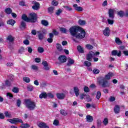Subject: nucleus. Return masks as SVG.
Masks as SVG:
<instances>
[{
    "mask_svg": "<svg viewBox=\"0 0 128 128\" xmlns=\"http://www.w3.org/2000/svg\"><path fill=\"white\" fill-rule=\"evenodd\" d=\"M103 124L104 126H106V124H108V118H105L103 120Z\"/></svg>",
    "mask_w": 128,
    "mask_h": 128,
    "instance_id": "47",
    "label": "nucleus"
},
{
    "mask_svg": "<svg viewBox=\"0 0 128 128\" xmlns=\"http://www.w3.org/2000/svg\"><path fill=\"white\" fill-rule=\"evenodd\" d=\"M5 12L7 14H10L12 12V8H6L5 9Z\"/></svg>",
    "mask_w": 128,
    "mask_h": 128,
    "instance_id": "29",
    "label": "nucleus"
},
{
    "mask_svg": "<svg viewBox=\"0 0 128 128\" xmlns=\"http://www.w3.org/2000/svg\"><path fill=\"white\" fill-rule=\"evenodd\" d=\"M28 52H29L30 54H32V47L30 46H28Z\"/></svg>",
    "mask_w": 128,
    "mask_h": 128,
    "instance_id": "59",
    "label": "nucleus"
},
{
    "mask_svg": "<svg viewBox=\"0 0 128 128\" xmlns=\"http://www.w3.org/2000/svg\"><path fill=\"white\" fill-rule=\"evenodd\" d=\"M112 76H114V74L112 72H109L105 76V78L101 77L98 78L97 80V82L102 88H108L110 84L107 80H110V78H112Z\"/></svg>",
    "mask_w": 128,
    "mask_h": 128,
    "instance_id": "2",
    "label": "nucleus"
},
{
    "mask_svg": "<svg viewBox=\"0 0 128 128\" xmlns=\"http://www.w3.org/2000/svg\"><path fill=\"white\" fill-rule=\"evenodd\" d=\"M38 52L40 54H42L44 52V49L42 47H38Z\"/></svg>",
    "mask_w": 128,
    "mask_h": 128,
    "instance_id": "33",
    "label": "nucleus"
},
{
    "mask_svg": "<svg viewBox=\"0 0 128 128\" xmlns=\"http://www.w3.org/2000/svg\"><path fill=\"white\" fill-rule=\"evenodd\" d=\"M52 6H56L58 4V2L56 0H53L52 2Z\"/></svg>",
    "mask_w": 128,
    "mask_h": 128,
    "instance_id": "57",
    "label": "nucleus"
},
{
    "mask_svg": "<svg viewBox=\"0 0 128 128\" xmlns=\"http://www.w3.org/2000/svg\"><path fill=\"white\" fill-rule=\"evenodd\" d=\"M12 92H14V94H18L20 92V89L18 87H14L12 89Z\"/></svg>",
    "mask_w": 128,
    "mask_h": 128,
    "instance_id": "30",
    "label": "nucleus"
},
{
    "mask_svg": "<svg viewBox=\"0 0 128 128\" xmlns=\"http://www.w3.org/2000/svg\"><path fill=\"white\" fill-rule=\"evenodd\" d=\"M86 48L88 50H92V48H94V46L90 44H87L86 45Z\"/></svg>",
    "mask_w": 128,
    "mask_h": 128,
    "instance_id": "50",
    "label": "nucleus"
},
{
    "mask_svg": "<svg viewBox=\"0 0 128 128\" xmlns=\"http://www.w3.org/2000/svg\"><path fill=\"white\" fill-rule=\"evenodd\" d=\"M27 90L30 92H32L34 90V86L32 85L29 84L28 86Z\"/></svg>",
    "mask_w": 128,
    "mask_h": 128,
    "instance_id": "35",
    "label": "nucleus"
},
{
    "mask_svg": "<svg viewBox=\"0 0 128 128\" xmlns=\"http://www.w3.org/2000/svg\"><path fill=\"white\" fill-rule=\"evenodd\" d=\"M5 84L6 86H10L12 85V84L10 83V82L8 80H6L5 81Z\"/></svg>",
    "mask_w": 128,
    "mask_h": 128,
    "instance_id": "43",
    "label": "nucleus"
},
{
    "mask_svg": "<svg viewBox=\"0 0 128 128\" xmlns=\"http://www.w3.org/2000/svg\"><path fill=\"white\" fill-rule=\"evenodd\" d=\"M32 69L34 70H38V66H36V65H32Z\"/></svg>",
    "mask_w": 128,
    "mask_h": 128,
    "instance_id": "55",
    "label": "nucleus"
},
{
    "mask_svg": "<svg viewBox=\"0 0 128 128\" xmlns=\"http://www.w3.org/2000/svg\"><path fill=\"white\" fill-rule=\"evenodd\" d=\"M47 42H49V44H52L54 42V39L52 38H48L47 39Z\"/></svg>",
    "mask_w": 128,
    "mask_h": 128,
    "instance_id": "60",
    "label": "nucleus"
},
{
    "mask_svg": "<svg viewBox=\"0 0 128 128\" xmlns=\"http://www.w3.org/2000/svg\"><path fill=\"white\" fill-rule=\"evenodd\" d=\"M110 30L108 27H106V28L103 30V34H104L105 36H110Z\"/></svg>",
    "mask_w": 128,
    "mask_h": 128,
    "instance_id": "9",
    "label": "nucleus"
},
{
    "mask_svg": "<svg viewBox=\"0 0 128 128\" xmlns=\"http://www.w3.org/2000/svg\"><path fill=\"white\" fill-rule=\"evenodd\" d=\"M122 53L124 54V56H128V50L122 51Z\"/></svg>",
    "mask_w": 128,
    "mask_h": 128,
    "instance_id": "64",
    "label": "nucleus"
},
{
    "mask_svg": "<svg viewBox=\"0 0 128 128\" xmlns=\"http://www.w3.org/2000/svg\"><path fill=\"white\" fill-rule=\"evenodd\" d=\"M22 20L26 22H31L32 24H34L38 21V14L35 12L30 13L29 14V18L26 14H23L22 16Z\"/></svg>",
    "mask_w": 128,
    "mask_h": 128,
    "instance_id": "3",
    "label": "nucleus"
},
{
    "mask_svg": "<svg viewBox=\"0 0 128 128\" xmlns=\"http://www.w3.org/2000/svg\"><path fill=\"white\" fill-rule=\"evenodd\" d=\"M60 30L62 32H63V34L66 33V29L64 28H60Z\"/></svg>",
    "mask_w": 128,
    "mask_h": 128,
    "instance_id": "51",
    "label": "nucleus"
},
{
    "mask_svg": "<svg viewBox=\"0 0 128 128\" xmlns=\"http://www.w3.org/2000/svg\"><path fill=\"white\" fill-rule=\"evenodd\" d=\"M24 102L26 108L30 110H34L36 108V102L32 101L30 98L24 99Z\"/></svg>",
    "mask_w": 128,
    "mask_h": 128,
    "instance_id": "5",
    "label": "nucleus"
},
{
    "mask_svg": "<svg viewBox=\"0 0 128 128\" xmlns=\"http://www.w3.org/2000/svg\"><path fill=\"white\" fill-rule=\"evenodd\" d=\"M41 24H42V26H48V20H41Z\"/></svg>",
    "mask_w": 128,
    "mask_h": 128,
    "instance_id": "28",
    "label": "nucleus"
},
{
    "mask_svg": "<svg viewBox=\"0 0 128 128\" xmlns=\"http://www.w3.org/2000/svg\"><path fill=\"white\" fill-rule=\"evenodd\" d=\"M73 6L75 10H77V12H82L84 10V8L80 6H78V4H74Z\"/></svg>",
    "mask_w": 128,
    "mask_h": 128,
    "instance_id": "13",
    "label": "nucleus"
},
{
    "mask_svg": "<svg viewBox=\"0 0 128 128\" xmlns=\"http://www.w3.org/2000/svg\"><path fill=\"white\" fill-rule=\"evenodd\" d=\"M118 14L120 16V18H124V12L122 10H120L118 12Z\"/></svg>",
    "mask_w": 128,
    "mask_h": 128,
    "instance_id": "37",
    "label": "nucleus"
},
{
    "mask_svg": "<svg viewBox=\"0 0 128 128\" xmlns=\"http://www.w3.org/2000/svg\"><path fill=\"white\" fill-rule=\"evenodd\" d=\"M39 98L41 100H42V98H48V94L45 92H44L39 95Z\"/></svg>",
    "mask_w": 128,
    "mask_h": 128,
    "instance_id": "14",
    "label": "nucleus"
},
{
    "mask_svg": "<svg viewBox=\"0 0 128 128\" xmlns=\"http://www.w3.org/2000/svg\"><path fill=\"white\" fill-rule=\"evenodd\" d=\"M37 126L40 128H44L47 125L44 122H37Z\"/></svg>",
    "mask_w": 128,
    "mask_h": 128,
    "instance_id": "15",
    "label": "nucleus"
},
{
    "mask_svg": "<svg viewBox=\"0 0 128 128\" xmlns=\"http://www.w3.org/2000/svg\"><path fill=\"white\" fill-rule=\"evenodd\" d=\"M120 108L118 105H116L114 107V112L115 114H120Z\"/></svg>",
    "mask_w": 128,
    "mask_h": 128,
    "instance_id": "18",
    "label": "nucleus"
},
{
    "mask_svg": "<svg viewBox=\"0 0 128 128\" xmlns=\"http://www.w3.org/2000/svg\"><path fill=\"white\" fill-rule=\"evenodd\" d=\"M53 124L56 126H58V124H60V121L56 119L54 120L53 122Z\"/></svg>",
    "mask_w": 128,
    "mask_h": 128,
    "instance_id": "40",
    "label": "nucleus"
},
{
    "mask_svg": "<svg viewBox=\"0 0 128 128\" xmlns=\"http://www.w3.org/2000/svg\"><path fill=\"white\" fill-rule=\"evenodd\" d=\"M24 52V47H20L19 50V53L22 54V52Z\"/></svg>",
    "mask_w": 128,
    "mask_h": 128,
    "instance_id": "54",
    "label": "nucleus"
},
{
    "mask_svg": "<svg viewBox=\"0 0 128 128\" xmlns=\"http://www.w3.org/2000/svg\"><path fill=\"white\" fill-rule=\"evenodd\" d=\"M6 40L10 42H12L14 40V38L12 35H9L8 36Z\"/></svg>",
    "mask_w": 128,
    "mask_h": 128,
    "instance_id": "27",
    "label": "nucleus"
},
{
    "mask_svg": "<svg viewBox=\"0 0 128 128\" xmlns=\"http://www.w3.org/2000/svg\"><path fill=\"white\" fill-rule=\"evenodd\" d=\"M56 96L58 100H64L66 97V95L64 93H57Z\"/></svg>",
    "mask_w": 128,
    "mask_h": 128,
    "instance_id": "12",
    "label": "nucleus"
},
{
    "mask_svg": "<svg viewBox=\"0 0 128 128\" xmlns=\"http://www.w3.org/2000/svg\"><path fill=\"white\" fill-rule=\"evenodd\" d=\"M16 104L18 108H20V104H22V101L20 100V99L17 100Z\"/></svg>",
    "mask_w": 128,
    "mask_h": 128,
    "instance_id": "49",
    "label": "nucleus"
},
{
    "mask_svg": "<svg viewBox=\"0 0 128 128\" xmlns=\"http://www.w3.org/2000/svg\"><path fill=\"white\" fill-rule=\"evenodd\" d=\"M42 64L44 66V70H50V68H48V62L46 60H44L42 62Z\"/></svg>",
    "mask_w": 128,
    "mask_h": 128,
    "instance_id": "17",
    "label": "nucleus"
},
{
    "mask_svg": "<svg viewBox=\"0 0 128 128\" xmlns=\"http://www.w3.org/2000/svg\"><path fill=\"white\" fill-rule=\"evenodd\" d=\"M112 54L114 56H117L120 58L122 56V51L120 50L118 52V50H113L112 52Z\"/></svg>",
    "mask_w": 128,
    "mask_h": 128,
    "instance_id": "10",
    "label": "nucleus"
},
{
    "mask_svg": "<svg viewBox=\"0 0 128 128\" xmlns=\"http://www.w3.org/2000/svg\"><path fill=\"white\" fill-rule=\"evenodd\" d=\"M70 36L77 40H82L86 36V30L80 26H72L69 29Z\"/></svg>",
    "mask_w": 128,
    "mask_h": 128,
    "instance_id": "1",
    "label": "nucleus"
},
{
    "mask_svg": "<svg viewBox=\"0 0 128 128\" xmlns=\"http://www.w3.org/2000/svg\"><path fill=\"white\" fill-rule=\"evenodd\" d=\"M8 122L12 124H16L18 122H20L21 124L20 128H28L30 126L28 124H24V121L18 118H13L12 119L7 120Z\"/></svg>",
    "mask_w": 128,
    "mask_h": 128,
    "instance_id": "4",
    "label": "nucleus"
},
{
    "mask_svg": "<svg viewBox=\"0 0 128 128\" xmlns=\"http://www.w3.org/2000/svg\"><path fill=\"white\" fill-rule=\"evenodd\" d=\"M54 94L50 92L47 94V98L48 97V98H54Z\"/></svg>",
    "mask_w": 128,
    "mask_h": 128,
    "instance_id": "45",
    "label": "nucleus"
},
{
    "mask_svg": "<svg viewBox=\"0 0 128 128\" xmlns=\"http://www.w3.org/2000/svg\"><path fill=\"white\" fill-rule=\"evenodd\" d=\"M40 2H34V6H32V8L34 10H40Z\"/></svg>",
    "mask_w": 128,
    "mask_h": 128,
    "instance_id": "11",
    "label": "nucleus"
},
{
    "mask_svg": "<svg viewBox=\"0 0 128 128\" xmlns=\"http://www.w3.org/2000/svg\"><path fill=\"white\" fill-rule=\"evenodd\" d=\"M63 8H66V10H68V12H71V10H72V8L68 6H64Z\"/></svg>",
    "mask_w": 128,
    "mask_h": 128,
    "instance_id": "42",
    "label": "nucleus"
},
{
    "mask_svg": "<svg viewBox=\"0 0 128 128\" xmlns=\"http://www.w3.org/2000/svg\"><path fill=\"white\" fill-rule=\"evenodd\" d=\"M23 80L25 82L28 84L30 82V79L28 77H24L23 78Z\"/></svg>",
    "mask_w": 128,
    "mask_h": 128,
    "instance_id": "36",
    "label": "nucleus"
},
{
    "mask_svg": "<svg viewBox=\"0 0 128 128\" xmlns=\"http://www.w3.org/2000/svg\"><path fill=\"white\" fill-rule=\"evenodd\" d=\"M115 42H116L117 44H122V42L118 38H116Z\"/></svg>",
    "mask_w": 128,
    "mask_h": 128,
    "instance_id": "31",
    "label": "nucleus"
},
{
    "mask_svg": "<svg viewBox=\"0 0 128 128\" xmlns=\"http://www.w3.org/2000/svg\"><path fill=\"white\" fill-rule=\"evenodd\" d=\"M100 96H102V92L100 91L97 92L96 98H97V100H100Z\"/></svg>",
    "mask_w": 128,
    "mask_h": 128,
    "instance_id": "39",
    "label": "nucleus"
},
{
    "mask_svg": "<svg viewBox=\"0 0 128 128\" xmlns=\"http://www.w3.org/2000/svg\"><path fill=\"white\" fill-rule=\"evenodd\" d=\"M37 34H38V40H42V39L44 38V34L40 31H38Z\"/></svg>",
    "mask_w": 128,
    "mask_h": 128,
    "instance_id": "19",
    "label": "nucleus"
},
{
    "mask_svg": "<svg viewBox=\"0 0 128 128\" xmlns=\"http://www.w3.org/2000/svg\"><path fill=\"white\" fill-rule=\"evenodd\" d=\"M26 28V24L24 21L22 20L20 23V28Z\"/></svg>",
    "mask_w": 128,
    "mask_h": 128,
    "instance_id": "25",
    "label": "nucleus"
},
{
    "mask_svg": "<svg viewBox=\"0 0 128 128\" xmlns=\"http://www.w3.org/2000/svg\"><path fill=\"white\" fill-rule=\"evenodd\" d=\"M8 24H10V26H14L16 24V20L13 19H10L7 21Z\"/></svg>",
    "mask_w": 128,
    "mask_h": 128,
    "instance_id": "24",
    "label": "nucleus"
},
{
    "mask_svg": "<svg viewBox=\"0 0 128 128\" xmlns=\"http://www.w3.org/2000/svg\"><path fill=\"white\" fill-rule=\"evenodd\" d=\"M116 100V98L114 96H111L110 98V102H114Z\"/></svg>",
    "mask_w": 128,
    "mask_h": 128,
    "instance_id": "62",
    "label": "nucleus"
},
{
    "mask_svg": "<svg viewBox=\"0 0 128 128\" xmlns=\"http://www.w3.org/2000/svg\"><path fill=\"white\" fill-rule=\"evenodd\" d=\"M31 34H33V36H36V30H32L31 32Z\"/></svg>",
    "mask_w": 128,
    "mask_h": 128,
    "instance_id": "61",
    "label": "nucleus"
},
{
    "mask_svg": "<svg viewBox=\"0 0 128 128\" xmlns=\"http://www.w3.org/2000/svg\"><path fill=\"white\" fill-rule=\"evenodd\" d=\"M84 90L85 92H90V88L88 86H84Z\"/></svg>",
    "mask_w": 128,
    "mask_h": 128,
    "instance_id": "46",
    "label": "nucleus"
},
{
    "mask_svg": "<svg viewBox=\"0 0 128 128\" xmlns=\"http://www.w3.org/2000/svg\"><path fill=\"white\" fill-rule=\"evenodd\" d=\"M54 7H52V6L49 7L48 8V14H54Z\"/></svg>",
    "mask_w": 128,
    "mask_h": 128,
    "instance_id": "32",
    "label": "nucleus"
},
{
    "mask_svg": "<svg viewBox=\"0 0 128 128\" xmlns=\"http://www.w3.org/2000/svg\"><path fill=\"white\" fill-rule=\"evenodd\" d=\"M74 90L76 96H78L80 95V89H78V88L75 86L74 88Z\"/></svg>",
    "mask_w": 128,
    "mask_h": 128,
    "instance_id": "21",
    "label": "nucleus"
},
{
    "mask_svg": "<svg viewBox=\"0 0 128 128\" xmlns=\"http://www.w3.org/2000/svg\"><path fill=\"white\" fill-rule=\"evenodd\" d=\"M4 114L6 116H8V118H10L12 116V114L8 113V112H4Z\"/></svg>",
    "mask_w": 128,
    "mask_h": 128,
    "instance_id": "53",
    "label": "nucleus"
},
{
    "mask_svg": "<svg viewBox=\"0 0 128 128\" xmlns=\"http://www.w3.org/2000/svg\"><path fill=\"white\" fill-rule=\"evenodd\" d=\"M35 62H37V64H38L40 62V58H36L34 59Z\"/></svg>",
    "mask_w": 128,
    "mask_h": 128,
    "instance_id": "56",
    "label": "nucleus"
},
{
    "mask_svg": "<svg viewBox=\"0 0 128 128\" xmlns=\"http://www.w3.org/2000/svg\"><path fill=\"white\" fill-rule=\"evenodd\" d=\"M4 115L2 113L0 112V120H4Z\"/></svg>",
    "mask_w": 128,
    "mask_h": 128,
    "instance_id": "63",
    "label": "nucleus"
},
{
    "mask_svg": "<svg viewBox=\"0 0 128 128\" xmlns=\"http://www.w3.org/2000/svg\"><path fill=\"white\" fill-rule=\"evenodd\" d=\"M96 124L98 128H100V126H102V120H98L96 121Z\"/></svg>",
    "mask_w": 128,
    "mask_h": 128,
    "instance_id": "41",
    "label": "nucleus"
},
{
    "mask_svg": "<svg viewBox=\"0 0 128 128\" xmlns=\"http://www.w3.org/2000/svg\"><path fill=\"white\" fill-rule=\"evenodd\" d=\"M56 48H57L58 50V52H62V45L59 43H57L56 44Z\"/></svg>",
    "mask_w": 128,
    "mask_h": 128,
    "instance_id": "26",
    "label": "nucleus"
},
{
    "mask_svg": "<svg viewBox=\"0 0 128 128\" xmlns=\"http://www.w3.org/2000/svg\"><path fill=\"white\" fill-rule=\"evenodd\" d=\"M60 114H62V116H68V112H66V110H60Z\"/></svg>",
    "mask_w": 128,
    "mask_h": 128,
    "instance_id": "34",
    "label": "nucleus"
},
{
    "mask_svg": "<svg viewBox=\"0 0 128 128\" xmlns=\"http://www.w3.org/2000/svg\"><path fill=\"white\" fill-rule=\"evenodd\" d=\"M23 42L24 44H26V46H28V44H30V40L28 39L24 40Z\"/></svg>",
    "mask_w": 128,
    "mask_h": 128,
    "instance_id": "52",
    "label": "nucleus"
},
{
    "mask_svg": "<svg viewBox=\"0 0 128 128\" xmlns=\"http://www.w3.org/2000/svg\"><path fill=\"white\" fill-rule=\"evenodd\" d=\"M78 24H80V26H86V22L85 20L80 19L78 21Z\"/></svg>",
    "mask_w": 128,
    "mask_h": 128,
    "instance_id": "23",
    "label": "nucleus"
},
{
    "mask_svg": "<svg viewBox=\"0 0 128 128\" xmlns=\"http://www.w3.org/2000/svg\"><path fill=\"white\" fill-rule=\"evenodd\" d=\"M96 56V54L92 51L90 52L86 56V60L88 62H92V58Z\"/></svg>",
    "mask_w": 128,
    "mask_h": 128,
    "instance_id": "7",
    "label": "nucleus"
},
{
    "mask_svg": "<svg viewBox=\"0 0 128 128\" xmlns=\"http://www.w3.org/2000/svg\"><path fill=\"white\" fill-rule=\"evenodd\" d=\"M84 64L86 66L90 67L92 66V62H90V61H84Z\"/></svg>",
    "mask_w": 128,
    "mask_h": 128,
    "instance_id": "38",
    "label": "nucleus"
},
{
    "mask_svg": "<svg viewBox=\"0 0 128 128\" xmlns=\"http://www.w3.org/2000/svg\"><path fill=\"white\" fill-rule=\"evenodd\" d=\"M77 50L78 52H80V54H84V48L82 47V46L80 45L77 46Z\"/></svg>",
    "mask_w": 128,
    "mask_h": 128,
    "instance_id": "20",
    "label": "nucleus"
},
{
    "mask_svg": "<svg viewBox=\"0 0 128 128\" xmlns=\"http://www.w3.org/2000/svg\"><path fill=\"white\" fill-rule=\"evenodd\" d=\"M66 60H68V58H66V56L64 55L60 56L58 58V60L61 63L66 62Z\"/></svg>",
    "mask_w": 128,
    "mask_h": 128,
    "instance_id": "8",
    "label": "nucleus"
},
{
    "mask_svg": "<svg viewBox=\"0 0 128 128\" xmlns=\"http://www.w3.org/2000/svg\"><path fill=\"white\" fill-rule=\"evenodd\" d=\"M62 12V9H58L56 12V16H60Z\"/></svg>",
    "mask_w": 128,
    "mask_h": 128,
    "instance_id": "44",
    "label": "nucleus"
},
{
    "mask_svg": "<svg viewBox=\"0 0 128 128\" xmlns=\"http://www.w3.org/2000/svg\"><path fill=\"white\" fill-rule=\"evenodd\" d=\"M109 18L107 20L108 24H110V26L114 24V9L110 8L108 12Z\"/></svg>",
    "mask_w": 128,
    "mask_h": 128,
    "instance_id": "6",
    "label": "nucleus"
},
{
    "mask_svg": "<svg viewBox=\"0 0 128 128\" xmlns=\"http://www.w3.org/2000/svg\"><path fill=\"white\" fill-rule=\"evenodd\" d=\"M86 122H92V120H94V118L90 115H87L86 116Z\"/></svg>",
    "mask_w": 128,
    "mask_h": 128,
    "instance_id": "22",
    "label": "nucleus"
},
{
    "mask_svg": "<svg viewBox=\"0 0 128 128\" xmlns=\"http://www.w3.org/2000/svg\"><path fill=\"white\" fill-rule=\"evenodd\" d=\"M93 73L94 74H100V70L98 69V68H94L93 70Z\"/></svg>",
    "mask_w": 128,
    "mask_h": 128,
    "instance_id": "48",
    "label": "nucleus"
},
{
    "mask_svg": "<svg viewBox=\"0 0 128 128\" xmlns=\"http://www.w3.org/2000/svg\"><path fill=\"white\" fill-rule=\"evenodd\" d=\"M52 32H53V34H54V36H58V31H56V30H52Z\"/></svg>",
    "mask_w": 128,
    "mask_h": 128,
    "instance_id": "58",
    "label": "nucleus"
},
{
    "mask_svg": "<svg viewBox=\"0 0 128 128\" xmlns=\"http://www.w3.org/2000/svg\"><path fill=\"white\" fill-rule=\"evenodd\" d=\"M74 64V60L70 58H68V62L66 64V66H70L72 64Z\"/></svg>",
    "mask_w": 128,
    "mask_h": 128,
    "instance_id": "16",
    "label": "nucleus"
}]
</instances>
